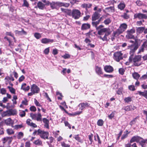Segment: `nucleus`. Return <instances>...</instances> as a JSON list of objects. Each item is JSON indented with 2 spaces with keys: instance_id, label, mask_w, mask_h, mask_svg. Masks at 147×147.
<instances>
[{
  "instance_id": "nucleus-1",
  "label": "nucleus",
  "mask_w": 147,
  "mask_h": 147,
  "mask_svg": "<svg viewBox=\"0 0 147 147\" xmlns=\"http://www.w3.org/2000/svg\"><path fill=\"white\" fill-rule=\"evenodd\" d=\"M146 140H144L142 138L138 136H134L130 140V143H131L136 142L140 143L142 147H146L144 144Z\"/></svg>"
},
{
  "instance_id": "nucleus-2",
  "label": "nucleus",
  "mask_w": 147,
  "mask_h": 147,
  "mask_svg": "<svg viewBox=\"0 0 147 147\" xmlns=\"http://www.w3.org/2000/svg\"><path fill=\"white\" fill-rule=\"evenodd\" d=\"M127 25L125 23L121 24L119 28L113 33L114 36H118L125 31L127 28Z\"/></svg>"
},
{
  "instance_id": "nucleus-3",
  "label": "nucleus",
  "mask_w": 147,
  "mask_h": 147,
  "mask_svg": "<svg viewBox=\"0 0 147 147\" xmlns=\"http://www.w3.org/2000/svg\"><path fill=\"white\" fill-rule=\"evenodd\" d=\"M138 48V46L136 45H131L128 47V49L130 50L129 53L130 56L129 57V60H132L133 55L136 51Z\"/></svg>"
},
{
  "instance_id": "nucleus-4",
  "label": "nucleus",
  "mask_w": 147,
  "mask_h": 147,
  "mask_svg": "<svg viewBox=\"0 0 147 147\" xmlns=\"http://www.w3.org/2000/svg\"><path fill=\"white\" fill-rule=\"evenodd\" d=\"M69 15H71L74 19H77L81 16V13L78 10L74 9L72 10L71 13H71H69Z\"/></svg>"
},
{
  "instance_id": "nucleus-5",
  "label": "nucleus",
  "mask_w": 147,
  "mask_h": 147,
  "mask_svg": "<svg viewBox=\"0 0 147 147\" xmlns=\"http://www.w3.org/2000/svg\"><path fill=\"white\" fill-rule=\"evenodd\" d=\"M3 122L7 125L10 126L12 127H14L13 125L15 123L18 122V120L16 119L12 120L11 118H9L3 120Z\"/></svg>"
},
{
  "instance_id": "nucleus-6",
  "label": "nucleus",
  "mask_w": 147,
  "mask_h": 147,
  "mask_svg": "<svg viewBox=\"0 0 147 147\" xmlns=\"http://www.w3.org/2000/svg\"><path fill=\"white\" fill-rule=\"evenodd\" d=\"M123 58V54L121 52H117L114 53L113 55V59L116 61L119 62Z\"/></svg>"
},
{
  "instance_id": "nucleus-7",
  "label": "nucleus",
  "mask_w": 147,
  "mask_h": 147,
  "mask_svg": "<svg viewBox=\"0 0 147 147\" xmlns=\"http://www.w3.org/2000/svg\"><path fill=\"white\" fill-rule=\"evenodd\" d=\"M38 135L42 138L44 139H48L49 134L47 131H45L39 129L38 130Z\"/></svg>"
},
{
  "instance_id": "nucleus-8",
  "label": "nucleus",
  "mask_w": 147,
  "mask_h": 147,
  "mask_svg": "<svg viewBox=\"0 0 147 147\" xmlns=\"http://www.w3.org/2000/svg\"><path fill=\"white\" fill-rule=\"evenodd\" d=\"M141 56L140 55H137L135 56L134 58L133 57L132 61H133L134 63V65L135 66H139L141 63L139 61L141 60Z\"/></svg>"
},
{
  "instance_id": "nucleus-9",
  "label": "nucleus",
  "mask_w": 147,
  "mask_h": 147,
  "mask_svg": "<svg viewBox=\"0 0 147 147\" xmlns=\"http://www.w3.org/2000/svg\"><path fill=\"white\" fill-rule=\"evenodd\" d=\"M135 32V29L133 28L130 30H128L126 31L127 34L126 37L127 38L133 39L134 38V36L133 35V34Z\"/></svg>"
},
{
  "instance_id": "nucleus-10",
  "label": "nucleus",
  "mask_w": 147,
  "mask_h": 147,
  "mask_svg": "<svg viewBox=\"0 0 147 147\" xmlns=\"http://www.w3.org/2000/svg\"><path fill=\"white\" fill-rule=\"evenodd\" d=\"M97 30H98V34L99 35H103L104 33H108L111 32L109 28H102Z\"/></svg>"
},
{
  "instance_id": "nucleus-11",
  "label": "nucleus",
  "mask_w": 147,
  "mask_h": 147,
  "mask_svg": "<svg viewBox=\"0 0 147 147\" xmlns=\"http://www.w3.org/2000/svg\"><path fill=\"white\" fill-rule=\"evenodd\" d=\"M101 18L99 19L98 21L96 22H92V25L93 26L96 27V30H98L102 28H103L104 26L102 25H100L98 27H97V26L99 24L100 22Z\"/></svg>"
},
{
  "instance_id": "nucleus-12",
  "label": "nucleus",
  "mask_w": 147,
  "mask_h": 147,
  "mask_svg": "<svg viewBox=\"0 0 147 147\" xmlns=\"http://www.w3.org/2000/svg\"><path fill=\"white\" fill-rule=\"evenodd\" d=\"M135 18H138L139 19L147 18V14H143L141 13H137L134 15Z\"/></svg>"
},
{
  "instance_id": "nucleus-13",
  "label": "nucleus",
  "mask_w": 147,
  "mask_h": 147,
  "mask_svg": "<svg viewBox=\"0 0 147 147\" xmlns=\"http://www.w3.org/2000/svg\"><path fill=\"white\" fill-rule=\"evenodd\" d=\"M31 90L34 94L38 93L40 91L39 88L35 84H33L31 87Z\"/></svg>"
},
{
  "instance_id": "nucleus-14",
  "label": "nucleus",
  "mask_w": 147,
  "mask_h": 147,
  "mask_svg": "<svg viewBox=\"0 0 147 147\" xmlns=\"http://www.w3.org/2000/svg\"><path fill=\"white\" fill-rule=\"evenodd\" d=\"M90 104L88 102H86L80 103L79 105V106L80 107V109L82 110L86 107H90Z\"/></svg>"
},
{
  "instance_id": "nucleus-15",
  "label": "nucleus",
  "mask_w": 147,
  "mask_h": 147,
  "mask_svg": "<svg viewBox=\"0 0 147 147\" xmlns=\"http://www.w3.org/2000/svg\"><path fill=\"white\" fill-rule=\"evenodd\" d=\"M105 71L107 72L111 73L113 71V68L110 65H106L104 67Z\"/></svg>"
},
{
  "instance_id": "nucleus-16",
  "label": "nucleus",
  "mask_w": 147,
  "mask_h": 147,
  "mask_svg": "<svg viewBox=\"0 0 147 147\" xmlns=\"http://www.w3.org/2000/svg\"><path fill=\"white\" fill-rule=\"evenodd\" d=\"M100 16V14L98 12H95L92 16V20L93 21L98 19Z\"/></svg>"
},
{
  "instance_id": "nucleus-17",
  "label": "nucleus",
  "mask_w": 147,
  "mask_h": 147,
  "mask_svg": "<svg viewBox=\"0 0 147 147\" xmlns=\"http://www.w3.org/2000/svg\"><path fill=\"white\" fill-rule=\"evenodd\" d=\"M26 123L27 125L33 127H37V125L34 123H32L31 120L28 119L26 121Z\"/></svg>"
},
{
  "instance_id": "nucleus-18",
  "label": "nucleus",
  "mask_w": 147,
  "mask_h": 147,
  "mask_svg": "<svg viewBox=\"0 0 147 147\" xmlns=\"http://www.w3.org/2000/svg\"><path fill=\"white\" fill-rule=\"evenodd\" d=\"M41 42L43 44H47L49 42H53V40L50 39L46 38L42 39L41 40Z\"/></svg>"
},
{
  "instance_id": "nucleus-19",
  "label": "nucleus",
  "mask_w": 147,
  "mask_h": 147,
  "mask_svg": "<svg viewBox=\"0 0 147 147\" xmlns=\"http://www.w3.org/2000/svg\"><path fill=\"white\" fill-rule=\"evenodd\" d=\"M136 107L134 105H130L129 106H127L125 107L124 109L126 111H132L135 109Z\"/></svg>"
},
{
  "instance_id": "nucleus-20",
  "label": "nucleus",
  "mask_w": 147,
  "mask_h": 147,
  "mask_svg": "<svg viewBox=\"0 0 147 147\" xmlns=\"http://www.w3.org/2000/svg\"><path fill=\"white\" fill-rule=\"evenodd\" d=\"M30 88V86H27L26 84L23 83L22 85L21 89L26 91H28Z\"/></svg>"
},
{
  "instance_id": "nucleus-21",
  "label": "nucleus",
  "mask_w": 147,
  "mask_h": 147,
  "mask_svg": "<svg viewBox=\"0 0 147 147\" xmlns=\"http://www.w3.org/2000/svg\"><path fill=\"white\" fill-rule=\"evenodd\" d=\"M42 121L44 123V126L47 128L48 129L49 128V120L45 118H44L42 119Z\"/></svg>"
},
{
  "instance_id": "nucleus-22",
  "label": "nucleus",
  "mask_w": 147,
  "mask_h": 147,
  "mask_svg": "<svg viewBox=\"0 0 147 147\" xmlns=\"http://www.w3.org/2000/svg\"><path fill=\"white\" fill-rule=\"evenodd\" d=\"M111 32H108V33H106L105 35L103 37L101 36H100L99 38L100 39H101L103 41H107L108 40V36L110 34Z\"/></svg>"
},
{
  "instance_id": "nucleus-23",
  "label": "nucleus",
  "mask_w": 147,
  "mask_h": 147,
  "mask_svg": "<svg viewBox=\"0 0 147 147\" xmlns=\"http://www.w3.org/2000/svg\"><path fill=\"white\" fill-rule=\"evenodd\" d=\"M95 71L96 73L98 75L103 74V72L100 67L98 66H96L95 67Z\"/></svg>"
},
{
  "instance_id": "nucleus-24",
  "label": "nucleus",
  "mask_w": 147,
  "mask_h": 147,
  "mask_svg": "<svg viewBox=\"0 0 147 147\" xmlns=\"http://www.w3.org/2000/svg\"><path fill=\"white\" fill-rule=\"evenodd\" d=\"M125 4L123 1H121L118 5V8L121 10H123L125 8Z\"/></svg>"
},
{
  "instance_id": "nucleus-25",
  "label": "nucleus",
  "mask_w": 147,
  "mask_h": 147,
  "mask_svg": "<svg viewBox=\"0 0 147 147\" xmlns=\"http://www.w3.org/2000/svg\"><path fill=\"white\" fill-rule=\"evenodd\" d=\"M1 114L2 117L10 116L9 110L2 112Z\"/></svg>"
},
{
  "instance_id": "nucleus-26",
  "label": "nucleus",
  "mask_w": 147,
  "mask_h": 147,
  "mask_svg": "<svg viewBox=\"0 0 147 147\" xmlns=\"http://www.w3.org/2000/svg\"><path fill=\"white\" fill-rule=\"evenodd\" d=\"M90 25L88 24H83L82 26L81 29L83 30H86L89 28Z\"/></svg>"
},
{
  "instance_id": "nucleus-27",
  "label": "nucleus",
  "mask_w": 147,
  "mask_h": 147,
  "mask_svg": "<svg viewBox=\"0 0 147 147\" xmlns=\"http://www.w3.org/2000/svg\"><path fill=\"white\" fill-rule=\"evenodd\" d=\"M5 84L7 85L8 84V82H9V80H11L12 81H13L14 80V79L12 76L10 77L7 76L5 77Z\"/></svg>"
},
{
  "instance_id": "nucleus-28",
  "label": "nucleus",
  "mask_w": 147,
  "mask_h": 147,
  "mask_svg": "<svg viewBox=\"0 0 147 147\" xmlns=\"http://www.w3.org/2000/svg\"><path fill=\"white\" fill-rule=\"evenodd\" d=\"M145 28L144 27H140L136 28V32L138 34L142 33L144 30Z\"/></svg>"
},
{
  "instance_id": "nucleus-29",
  "label": "nucleus",
  "mask_w": 147,
  "mask_h": 147,
  "mask_svg": "<svg viewBox=\"0 0 147 147\" xmlns=\"http://www.w3.org/2000/svg\"><path fill=\"white\" fill-rule=\"evenodd\" d=\"M74 138L78 142L81 143H83V140L81 139V138L79 137V135H75Z\"/></svg>"
},
{
  "instance_id": "nucleus-30",
  "label": "nucleus",
  "mask_w": 147,
  "mask_h": 147,
  "mask_svg": "<svg viewBox=\"0 0 147 147\" xmlns=\"http://www.w3.org/2000/svg\"><path fill=\"white\" fill-rule=\"evenodd\" d=\"M37 5L38 7L41 9H43L45 6V5L40 1L38 3Z\"/></svg>"
},
{
  "instance_id": "nucleus-31",
  "label": "nucleus",
  "mask_w": 147,
  "mask_h": 147,
  "mask_svg": "<svg viewBox=\"0 0 147 147\" xmlns=\"http://www.w3.org/2000/svg\"><path fill=\"white\" fill-rule=\"evenodd\" d=\"M133 78L135 79L138 80L140 77V75L137 72H134L132 74Z\"/></svg>"
},
{
  "instance_id": "nucleus-32",
  "label": "nucleus",
  "mask_w": 147,
  "mask_h": 147,
  "mask_svg": "<svg viewBox=\"0 0 147 147\" xmlns=\"http://www.w3.org/2000/svg\"><path fill=\"white\" fill-rule=\"evenodd\" d=\"M9 111L10 116L14 115L17 113V111L15 109H10Z\"/></svg>"
},
{
  "instance_id": "nucleus-33",
  "label": "nucleus",
  "mask_w": 147,
  "mask_h": 147,
  "mask_svg": "<svg viewBox=\"0 0 147 147\" xmlns=\"http://www.w3.org/2000/svg\"><path fill=\"white\" fill-rule=\"evenodd\" d=\"M57 4L59 6H63L66 7H68L69 5V3H63L57 2Z\"/></svg>"
},
{
  "instance_id": "nucleus-34",
  "label": "nucleus",
  "mask_w": 147,
  "mask_h": 147,
  "mask_svg": "<svg viewBox=\"0 0 147 147\" xmlns=\"http://www.w3.org/2000/svg\"><path fill=\"white\" fill-rule=\"evenodd\" d=\"M50 5L52 9L56 8L57 6H58L57 2H53L50 3Z\"/></svg>"
},
{
  "instance_id": "nucleus-35",
  "label": "nucleus",
  "mask_w": 147,
  "mask_h": 147,
  "mask_svg": "<svg viewBox=\"0 0 147 147\" xmlns=\"http://www.w3.org/2000/svg\"><path fill=\"white\" fill-rule=\"evenodd\" d=\"M7 132L9 135H11L14 134V131L11 129H7Z\"/></svg>"
},
{
  "instance_id": "nucleus-36",
  "label": "nucleus",
  "mask_w": 147,
  "mask_h": 147,
  "mask_svg": "<svg viewBox=\"0 0 147 147\" xmlns=\"http://www.w3.org/2000/svg\"><path fill=\"white\" fill-rule=\"evenodd\" d=\"M104 123V121L101 119L98 120L97 122V125L100 126H102L103 125Z\"/></svg>"
},
{
  "instance_id": "nucleus-37",
  "label": "nucleus",
  "mask_w": 147,
  "mask_h": 147,
  "mask_svg": "<svg viewBox=\"0 0 147 147\" xmlns=\"http://www.w3.org/2000/svg\"><path fill=\"white\" fill-rule=\"evenodd\" d=\"M36 120L38 121H41L42 120V115L40 113H38L37 115Z\"/></svg>"
},
{
  "instance_id": "nucleus-38",
  "label": "nucleus",
  "mask_w": 147,
  "mask_h": 147,
  "mask_svg": "<svg viewBox=\"0 0 147 147\" xmlns=\"http://www.w3.org/2000/svg\"><path fill=\"white\" fill-rule=\"evenodd\" d=\"M19 114L20 117H23L25 116L26 115V113L24 111L20 110Z\"/></svg>"
},
{
  "instance_id": "nucleus-39",
  "label": "nucleus",
  "mask_w": 147,
  "mask_h": 147,
  "mask_svg": "<svg viewBox=\"0 0 147 147\" xmlns=\"http://www.w3.org/2000/svg\"><path fill=\"white\" fill-rule=\"evenodd\" d=\"M24 136L23 133L20 132L18 133V135L17 136V138L18 139H20L22 138Z\"/></svg>"
},
{
  "instance_id": "nucleus-40",
  "label": "nucleus",
  "mask_w": 147,
  "mask_h": 147,
  "mask_svg": "<svg viewBox=\"0 0 147 147\" xmlns=\"http://www.w3.org/2000/svg\"><path fill=\"white\" fill-rule=\"evenodd\" d=\"M8 88L9 90V91L12 93L15 94V89L12 87L8 86Z\"/></svg>"
},
{
  "instance_id": "nucleus-41",
  "label": "nucleus",
  "mask_w": 147,
  "mask_h": 147,
  "mask_svg": "<svg viewBox=\"0 0 147 147\" xmlns=\"http://www.w3.org/2000/svg\"><path fill=\"white\" fill-rule=\"evenodd\" d=\"M34 143L37 145H40L42 144V141L39 140H35L34 142Z\"/></svg>"
},
{
  "instance_id": "nucleus-42",
  "label": "nucleus",
  "mask_w": 147,
  "mask_h": 147,
  "mask_svg": "<svg viewBox=\"0 0 147 147\" xmlns=\"http://www.w3.org/2000/svg\"><path fill=\"white\" fill-rule=\"evenodd\" d=\"M124 100L125 102L129 103L131 100V97H128L125 98L124 99Z\"/></svg>"
},
{
  "instance_id": "nucleus-43",
  "label": "nucleus",
  "mask_w": 147,
  "mask_h": 147,
  "mask_svg": "<svg viewBox=\"0 0 147 147\" xmlns=\"http://www.w3.org/2000/svg\"><path fill=\"white\" fill-rule=\"evenodd\" d=\"M111 22V20L110 18H108L105 20L104 21V23L106 25L109 24Z\"/></svg>"
},
{
  "instance_id": "nucleus-44",
  "label": "nucleus",
  "mask_w": 147,
  "mask_h": 147,
  "mask_svg": "<svg viewBox=\"0 0 147 147\" xmlns=\"http://www.w3.org/2000/svg\"><path fill=\"white\" fill-rule=\"evenodd\" d=\"M29 4L26 0H23V6H25L27 7H28Z\"/></svg>"
},
{
  "instance_id": "nucleus-45",
  "label": "nucleus",
  "mask_w": 147,
  "mask_h": 147,
  "mask_svg": "<svg viewBox=\"0 0 147 147\" xmlns=\"http://www.w3.org/2000/svg\"><path fill=\"white\" fill-rule=\"evenodd\" d=\"M35 37L37 39H39L41 37V34L38 33H36L34 34Z\"/></svg>"
},
{
  "instance_id": "nucleus-46",
  "label": "nucleus",
  "mask_w": 147,
  "mask_h": 147,
  "mask_svg": "<svg viewBox=\"0 0 147 147\" xmlns=\"http://www.w3.org/2000/svg\"><path fill=\"white\" fill-rule=\"evenodd\" d=\"M147 79V74H144L140 78V80H142Z\"/></svg>"
},
{
  "instance_id": "nucleus-47",
  "label": "nucleus",
  "mask_w": 147,
  "mask_h": 147,
  "mask_svg": "<svg viewBox=\"0 0 147 147\" xmlns=\"http://www.w3.org/2000/svg\"><path fill=\"white\" fill-rule=\"evenodd\" d=\"M74 87L76 88H78L79 86V82L78 81H76L74 82Z\"/></svg>"
},
{
  "instance_id": "nucleus-48",
  "label": "nucleus",
  "mask_w": 147,
  "mask_h": 147,
  "mask_svg": "<svg viewBox=\"0 0 147 147\" xmlns=\"http://www.w3.org/2000/svg\"><path fill=\"white\" fill-rule=\"evenodd\" d=\"M94 11H96L97 10V11L96 12H98V13H100L101 11V9L100 8H98V7L97 6H96L95 7L94 9Z\"/></svg>"
},
{
  "instance_id": "nucleus-49",
  "label": "nucleus",
  "mask_w": 147,
  "mask_h": 147,
  "mask_svg": "<svg viewBox=\"0 0 147 147\" xmlns=\"http://www.w3.org/2000/svg\"><path fill=\"white\" fill-rule=\"evenodd\" d=\"M62 57L65 59L69 58L70 57V55L68 54H65Z\"/></svg>"
},
{
  "instance_id": "nucleus-50",
  "label": "nucleus",
  "mask_w": 147,
  "mask_h": 147,
  "mask_svg": "<svg viewBox=\"0 0 147 147\" xmlns=\"http://www.w3.org/2000/svg\"><path fill=\"white\" fill-rule=\"evenodd\" d=\"M34 102L36 106L39 107L41 106V105H40V103H39L37 101V100L36 99H34Z\"/></svg>"
},
{
  "instance_id": "nucleus-51",
  "label": "nucleus",
  "mask_w": 147,
  "mask_h": 147,
  "mask_svg": "<svg viewBox=\"0 0 147 147\" xmlns=\"http://www.w3.org/2000/svg\"><path fill=\"white\" fill-rule=\"evenodd\" d=\"M61 145L63 147H70V146L63 142L61 143Z\"/></svg>"
},
{
  "instance_id": "nucleus-52",
  "label": "nucleus",
  "mask_w": 147,
  "mask_h": 147,
  "mask_svg": "<svg viewBox=\"0 0 147 147\" xmlns=\"http://www.w3.org/2000/svg\"><path fill=\"white\" fill-rule=\"evenodd\" d=\"M30 116L32 119L34 120H36L37 114H31Z\"/></svg>"
},
{
  "instance_id": "nucleus-53",
  "label": "nucleus",
  "mask_w": 147,
  "mask_h": 147,
  "mask_svg": "<svg viewBox=\"0 0 147 147\" xmlns=\"http://www.w3.org/2000/svg\"><path fill=\"white\" fill-rule=\"evenodd\" d=\"M128 88L131 90L134 91L135 90V87L133 85H131L129 86Z\"/></svg>"
},
{
  "instance_id": "nucleus-54",
  "label": "nucleus",
  "mask_w": 147,
  "mask_h": 147,
  "mask_svg": "<svg viewBox=\"0 0 147 147\" xmlns=\"http://www.w3.org/2000/svg\"><path fill=\"white\" fill-rule=\"evenodd\" d=\"M30 110L31 111H36V108L34 106H32L30 108Z\"/></svg>"
},
{
  "instance_id": "nucleus-55",
  "label": "nucleus",
  "mask_w": 147,
  "mask_h": 147,
  "mask_svg": "<svg viewBox=\"0 0 147 147\" xmlns=\"http://www.w3.org/2000/svg\"><path fill=\"white\" fill-rule=\"evenodd\" d=\"M141 86L142 88L144 89L147 88V84L146 83H144Z\"/></svg>"
},
{
  "instance_id": "nucleus-56",
  "label": "nucleus",
  "mask_w": 147,
  "mask_h": 147,
  "mask_svg": "<svg viewBox=\"0 0 147 147\" xmlns=\"http://www.w3.org/2000/svg\"><path fill=\"white\" fill-rule=\"evenodd\" d=\"M114 113L113 112H112L111 114L108 116V117L109 119H111L114 117Z\"/></svg>"
},
{
  "instance_id": "nucleus-57",
  "label": "nucleus",
  "mask_w": 147,
  "mask_h": 147,
  "mask_svg": "<svg viewBox=\"0 0 147 147\" xmlns=\"http://www.w3.org/2000/svg\"><path fill=\"white\" fill-rule=\"evenodd\" d=\"M22 104L23 105H26L28 104V101L26 99H25L22 101Z\"/></svg>"
},
{
  "instance_id": "nucleus-58",
  "label": "nucleus",
  "mask_w": 147,
  "mask_h": 147,
  "mask_svg": "<svg viewBox=\"0 0 147 147\" xmlns=\"http://www.w3.org/2000/svg\"><path fill=\"white\" fill-rule=\"evenodd\" d=\"M61 10L62 11L68 13V14L69 13H71V11L66 9H65L62 8H61Z\"/></svg>"
},
{
  "instance_id": "nucleus-59",
  "label": "nucleus",
  "mask_w": 147,
  "mask_h": 147,
  "mask_svg": "<svg viewBox=\"0 0 147 147\" xmlns=\"http://www.w3.org/2000/svg\"><path fill=\"white\" fill-rule=\"evenodd\" d=\"M25 79L24 76L22 75L19 79L18 81L19 82H21L22 81Z\"/></svg>"
},
{
  "instance_id": "nucleus-60",
  "label": "nucleus",
  "mask_w": 147,
  "mask_h": 147,
  "mask_svg": "<svg viewBox=\"0 0 147 147\" xmlns=\"http://www.w3.org/2000/svg\"><path fill=\"white\" fill-rule=\"evenodd\" d=\"M119 73L121 75H123L124 74L125 70L123 68H120L119 69Z\"/></svg>"
},
{
  "instance_id": "nucleus-61",
  "label": "nucleus",
  "mask_w": 147,
  "mask_h": 147,
  "mask_svg": "<svg viewBox=\"0 0 147 147\" xmlns=\"http://www.w3.org/2000/svg\"><path fill=\"white\" fill-rule=\"evenodd\" d=\"M136 120V118L134 119L132 121H131L130 123L129 124L131 125H132L133 124H134Z\"/></svg>"
},
{
  "instance_id": "nucleus-62",
  "label": "nucleus",
  "mask_w": 147,
  "mask_h": 147,
  "mask_svg": "<svg viewBox=\"0 0 147 147\" xmlns=\"http://www.w3.org/2000/svg\"><path fill=\"white\" fill-rule=\"evenodd\" d=\"M49 52V48H47L44 51V53L46 54H48Z\"/></svg>"
},
{
  "instance_id": "nucleus-63",
  "label": "nucleus",
  "mask_w": 147,
  "mask_h": 147,
  "mask_svg": "<svg viewBox=\"0 0 147 147\" xmlns=\"http://www.w3.org/2000/svg\"><path fill=\"white\" fill-rule=\"evenodd\" d=\"M142 46L147 50V40L144 42Z\"/></svg>"
},
{
  "instance_id": "nucleus-64",
  "label": "nucleus",
  "mask_w": 147,
  "mask_h": 147,
  "mask_svg": "<svg viewBox=\"0 0 147 147\" xmlns=\"http://www.w3.org/2000/svg\"><path fill=\"white\" fill-rule=\"evenodd\" d=\"M58 53V50L57 49H55L53 50L52 53L54 55H57Z\"/></svg>"
}]
</instances>
